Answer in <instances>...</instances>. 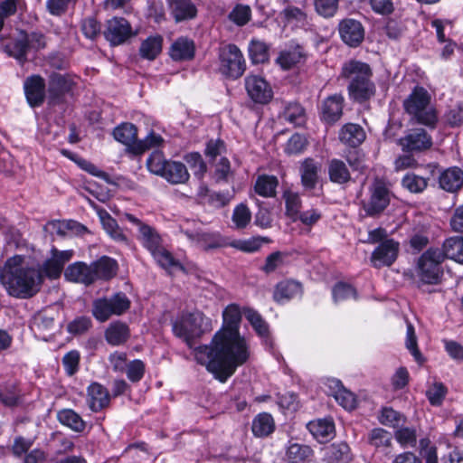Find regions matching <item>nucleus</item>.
Instances as JSON below:
<instances>
[{
	"mask_svg": "<svg viewBox=\"0 0 463 463\" xmlns=\"http://www.w3.org/2000/svg\"><path fill=\"white\" fill-rule=\"evenodd\" d=\"M43 277L41 270L28 263L25 257L8 258L0 271V282L10 296L28 298L41 288Z\"/></svg>",
	"mask_w": 463,
	"mask_h": 463,
	"instance_id": "obj_2",
	"label": "nucleus"
},
{
	"mask_svg": "<svg viewBox=\"0 0 463 463\" xmlns=\"http://www.w3.org/2000/svg\"><path fill=\"white\" fill-rule=\"evenodd\" d=\"M124 217L137 227L138 241L162 268L169 269L178 265L172 253L164 247L163 239L156 228L144 223L131 213H125Z\"/></svg>",
	"mask_w": 463,
	"mask_h": 463,
	"instance_id": "obj_4",
	"label": "nucleus"
},
{
	"mask_svg": "<svg viewBox=\"0 0 463 463\" xmlns=\"http://www.w3.org/2000/svg\"><path fill=\"white\" fill-rule=\"evenodd\" d=\"M318 165L312 158H306L300 166L301 183L306 189H313L318 179Z\"/></svg>",
	"mask_w": 463,
	"mask_h": 463,
	"instance_id": "obj_39",
	"label": "nucleus"
},
{
	"mask_svg": "<svg viewBox=\"0 0 463 463\" xmlns=\"http://www.w3.org/2000/svg\"><path fill=\"white\" fill-rule=\"evenodd\" d=\"M328 175L331 182L343 184L351 179L350 172L345 164L340 159H332L328 164Z\"/></svg>",
	"mask_w": 463,
	"mask_h": 463,
	"instance_id": "obj_45",
	"label": "nucleus"
},
{
	"mask_svg": "<svg viewBox=\"0 0 463 463\" xmlns=\"http://www.w3.org/2000/svg\"><path fill=\"white\" fill-rule=\"evenodd\" d=\"M243 313L258 335L260 337H267L269 335V325L259 312L252 308H245Z\"/></svg>",
	"mask_w": 463,
	"mask_h": 463,
	"instance_id": "obj_50",
	"label": "nucleus"
},
{
	"mask_svg": "<svg viewBox=\"0 0 463 463\" xmlns=\"http://www.w3.org/2000/svg\"><path fill=\"white\" fill-rule=\"evenodd\" d=\"M399 146L406 152H420L430 148L432 138L422 128L409 131L403 137L398 140Z\"/></svg>",
	"mask_w": 463,
	"mask_h": 463,
	"instance_id": "obj_14",
	"label": "nucleus"
},
{
	"mask_svg": "<svg viewBox=\"0 0 463 463\" xmlns=\"http://www.w3.org/2000/svg\"><path fill=\"white\" fill-rule=\"evenodd\" d=\"M342 41L350 47H357L364 38V29L362 24L352 18L342 20L338 24Z\"/></svg>",
	"mask_w": 463,
	"mask_h": 463,
	"instance_id": "obj_16",
	"label": "nucleus"
},
{
	"mask_svg": "<svg viewBox=\"0 0 463 463\" xmlns=\"http://www.w3.org/2000/svg\"><path fill=\"white\" fill-rule=\"evenodd\" d=\"M57 418L59 421L76 432H81L85 429V422L81 417L73 410L64 409L58 412Z\"/></svg>",
	"mask_w": 463,
	"mask_h": 463,
	"instance_id": "obj_47",
	"label": "nucleus"
},
{
	"mask_svg": "<svg viewBox=\"0 0 463 463\" xmlns=\"http://www.w3.org/2000/svg\"><path fill=\"white\" fill-rule=\"evenodd\" d=\"M333 298L335 302L356 298V290L349 284L339 282L333 288Z\"/></svg>",
	"mask_w": 463,
	"mask_h": 463,
	"instance_id": "obj_64",
	"label": "nucleus"
},
{
	"mask_svg": "<svg viewBox=\"0 0 463 463\" xmlns=\"http://www.w3.org/2000/svg\"><path fill=\"white\" fill-rule=\"evenodd\" d=\"M251 16V10L248 5H237L229 14V18L239 26L246 24Z\"/></svg>",
	"mask_w": 463,
	"mask_h": 463,
	"instance_id": "obj_62",
	"label": "nucleus"
},
{
	"mask_svg": "<svg viewBox=\"0 0 463 463\" xmlns=\"http://www.w3.org/2000/svg\"><path fill=\"white\" fill-rule=\"evenodd\" d=\"M31 328L38 338L48 341L55 329L53 314L49 310L36 313L32 319Z\"/></svg>",
	"mask_w": 463,
	"mask_h": 463,
	"instance_id": "obj_18",
	"label": "nucleus"
},
{
	"mask_svg": "<svg viewBox=\"0 0 463 463\" xmlns=\"http://www.w3.org/2000/svg\"><path fill=\"white\" fill-rule=\"evenodd\" d=\"M402 186L411 193H421L428 185V179L415 174H407L402 180Z\"/></svg>",
	"mask_w": 463,
	"mask_h": 463,
	"instance_id": "obj_55",
	"label": "nucleus"
},
{
	"mask_svg": "<svg viewBox=\"0 0 463 463\" xmlns=\"http://www.w3.org/2000/svg\"><path fill=\"white\" fill-rule=\"evenodd\" d=\"M104 35L112 45H118L133 36L134 33L125 18L113 17L108 21Z\"/></svg>",
	"mask_w": 463,
	"mask_h": 463,
	"instance_id": "obj_15",
	"label": "nucleus"
},
{
	"mask_svg": "<svg viewBox=\"0 0 463 463\" xmlns=\"http://www.w3.org/2000/svg\"><path fill=\"white\" fill-rule=\"evenodd\" d=\"M447 393V388L442 383L435 382L426 392L431 405L439 406L442 403Z\"/></svg>",
	"mask_w": 463,
	"mask_h": 463,
	"instance_id": "obj_59",
	"label": "nucleus"
},
{
	"mask_svg": "<svg viewBox=\"0 0 463 463\" xmlns=\"http://www.w3.org/2000/svg\"><path fill=\"white\" fill-rule=\"evenodd\" d=\"M345 99L341 94H334L327 97L322 103L321 118L328 123L334 124L338 121L343 115Z\"/></svg>",
	"mask_w": 463,
	"mask_h": 463,
	"instance_id": "obj_20",
	"label": "nucleus"
},
{
	"mask_svg": "<svg viewBox=\"0 0 463 463\" xmlns=\"http://www.w3.org/2000/svg\"><path fill=\"white\" fill-rule=\"evenodd\" d=\"M241 310L237 304L228 305L222 311V326L210 345L194 348L196 362L206 367L216 379L225 383L250 358V345L239 329Z\"/></svg>",
	"mask_w": 463,
	"mask_h": 463,
	"instance_id": "obj_1",
	"label": "nucleus"
},
{
	"mask_svg": "<svg viewBox=\"0 0 463 463\" xmlns=\"http://www.w3.org/2000/svg\"><path fill=\"white\" fill-rule=\"evenodd\" d=\"M279 118L293 126H302L306 122V113L300 104L290 102L279 113Z\"/></svg>",
	"mask_w": 463,
	"mask_h": 463,
	"instance_id": "obj_41",
	"label": "nucleus"
},
{
	"mask_svg": "<svg viewBox=\"0 0 463 463\" xmlns=\"http://www.w3.org/2000/svg\"><path fill=\"white\" fill-rule=\"evenodd\" d=\"M92 269L93 266L91 264L87 265L84 262H75L68 266L64 276L69 281L89 286L95 282Z\"/></svg>",
	"mask_w": 463,
	"mask_h": 463,
	"instance_id": "obj_23",
	"label": "nucleus"
},
{
	"mask_svg": "<svg viewBox=\"0 0 463 463\" xmlns=\"http://www.w3.org/2000/svg\"><path fill=\"white\" fill-rule=\"evenodd\" d=\"M250 57L254 63H263L269 60V46L266 43L252 39L249 45Z\"/></svg>",
	"mask_w": 463,
	"mask_h": 463,
	"instance_id": "obj_51",
	"label": "nucleus"
},
{
	"mask_svg": "<svg viewBox=\"0 0 463 463\" xmlns=\"http://www.w3.org/2000/svg\"><path fill=\"white\" fill-rule=\"evenodd\" d=\"M339 139L344 144L355 147L365 139V133L357 124L348 123L342 127L339 132Z\"/></svg>",
	"mask_w": 463,
	"mask_h": 463,
	"instance_id": "obj_34",
	"label": "nucleus"
},
{
	"mask_svg": "<svg viewBox=\"0 0 463 463\" xmlns=\"http://www.w3.org/2000/svg\"><path fill=\"white\" fill-rule=\"evenodd\" d=\"M331 394L335 400L345 410L351 411L355 408V397L353 392L346 390L340 381L333 379L329 381Z\"/></svg>",
	"mask_w": 463,
	"mask_h": 463,
	"instance_id": "obj_33",
	"label": "nucleus"
},
{
	"mask_svg": "<svg viewBox=\"0 0 463 463\" xmlns=\"http://www.w3.org/2000/svg\"><path fill=\"white\" fill-rule=\"evenodd\" d=\"M445 259L453 260L463 264V237H451L447 239L440 249Z\"/></svg>",
	"mask_w": 463,
	"mask_h": 463,
	"instance_id": "obj_43",
	"label": "nucleus"
},
{
	"mask_svg": "<svg viewBox=\"0 0 463 463\" xmlns=\"http://www.w3.org/2000/svg\"><path fill=\"white\" fill-rule=\"evenodd\" d=\"M251 220V212L245 203L238 204L234 209L232 221L236 229H244Z\"/></svg>",
	"mask_w": 463,
	"mask_h": 463,
	"instance_id": "obj_53",
	"label": "nucleus"
},
{
	"mask_svg": "<svg viewBox=\"0 0 463 463\" xmlns=\"http://www.w3.org/2000/svg\"><path fill=\"white\" fill-rule=\"evenodd\" d=\"M189 240L192 246L209 250L229 246V239L222 237L219 232L181 231Z\"/></svg>",
	"mask_w": 463,
	"mask_h": 463,
	"instance_id": "obj_11",
	"label": "nucleus"
},
{
	"mask_svg": "<svg viewBox=\"0 0 463 463\" xmlns=\"http://www.w3.org/2000/svg\"><path fill=\"white\" fill-rule=\"evenodd\" d=\"M339 0H315L317 13L325 17H333L338 9Z\"/></svg>",
	"mask_w": 463,
	"mask_h": 463,
	"instance_id": "obj_61",
	"label": "nucleus"
},
{
	"mask_svg": "<svg viewBox=\"0 0 463 463\" xmlns=\"http://www.w3.org/2000/svg\"><path fill=\"white\" fill-rule=\"evenodd\" d=\"M270 240L267 237H252L247 240L229 241V246L244 252H256L263 243H269Z\"/></svg>",
	"mask_w": 463,
	"mask_h": 463,
	"instance_id": "obj_48",
	"label": "nucleus"
},
{
	"mask_svg": "<svg viewBox=\"0 0 463 463\" xmlns=\"http://www.w3.org/2000/svg\"><path fill=\"white\" fill-rule=\"evenodd\" d=\"M439 183L443 190L454 193L463 185V172L458 167L448 168L439 175Z\"/></svg>",
	"mask_w": 463,
	"mask_h": 463,
	"instance_id": "obj_32",
	"label": "nucleus"
},
{
	"mask_svg": "<svg viewBox=\"0 0 463 463\" xmlns=\"http://www.w3.org/2000/svg\"><path fill=\"white\" fill-rule=\"evenodd\" d=\"M130 335L127 324L120 321L111 323L105 331L106 341L111 345H120L127 342Z\"/></svg>",
	"mask_w": 463,
	"mask_h": 463,
	"instance_id": "obj_35",
	"label": "nucleus"
},
{
	"mask_svg": "<svg viewBox=\"0 0 463 463\" xmlns=\"http://www.w3.org/2000/svg\"><path fill=\"white\" fill-rule=\"evenodd\" d=\"M406 347L410 351V353L412 354L414 359L417 363L422 364L424 359L418 348L417 344V336L415 334V329L411 323L407 324V330H406Z\"/></svg>",
	"mask_w": 463,
	"mask_h": 463,
	"instance_id": "obj_57",
	"label": "nucleus"
},
{
	"mask_svg": "<svg viewBox=\"0 0 463 463\" xmlns=\"http://www.w3.org/2000/svg\"><path fill=\"white\" fill-rule=\"evenodd\" d=\"M392 436L384 429H373L367 436L368 443L378 449H384L392 445Z\"/></svg>",
	"mask_w": 463,
	"mask_h": 463,
	"instance_id": "obj_49",
	"label": "nucleus"
},
{
	"mask_svg": "<svg viewBox=\"0 0 463 463\" xmlns=\"http://www.w3.org/2000/svg\"><path fill=\"white\" fill-rule=\"evenodd\" d=\"M145 371L146 365L144 362L139 359H135L128 363L125 372L130 382L137 383L143 378Z\"/></svg>",
	"mask_w": 463,
	"mask_h": 463,
	"instance_id": "obj_63",
	"label": "nucleus"
},
{
	"mask_svg": "<svg viewBox=\"0 0 463 463\" xmlns=\"http://www.w3.org/2000/svg\"><path fill=\"white\" fill-rule=\"evenodd\" d=\"M378 420L381 424L391 428H398L405 421L404 416L391 407L383 408Z\"/></svg>",
	"mask_w": 463,
	"mask_h": 463,
	"instance_id": "obj_52",
	"label": "nucleus"
},
{
	"mask_svg": "<svg viewBox=\"0 0 463 463\" xmlns=\"http://www.w3.org/2000/svg\"><path fill=\"white\" fill-rule=\"evenodd\" d=\"M340 76L350 80L347 90L354 100L363 102L375 94V85L371 80L373 71L366 62L357 60L345 61Z\"/></svg>",
	"mask_w": 463,
	"mask_h": 463,
	"instance_id": "obj_3",
	"label": "nucleus"
},
{
	"mask_svg": "<svg viewBox=\"0 0 463 463\" xmlns=\"http://www.w3.org/2000/svg\"><path fill=\"white\" fill-rule=\"evenodd\" d=\"M307 428L319 442L327 441L335 436V423L331 418L312 420L307 423Z\"/></svg>",
	"mask_w": 463,
	"mask_h": 463,
	"instance_id": "obj_27",
	"label": "nucleus"
},
{
	"mask_svg": "<svg viewBox=\"0 0 463 463\" xmlns=\"http://www.w3.org/2000/svg\"><path fill=\"white\" fill-rule=\"evenodd\" d=\"M251 430L255 437H268L275 430L273 417L267 412L259 413L252 420Z\"/></svg>",
	"mask_w": 463,
	"mask_h": 463,
	"instance_id": "obj_37",
	"label": "nucleus"
},
{
	"mask_svg": "<svg viewBox=\"0 0 463 463\" xmlns=\"http://www.w3.org/2000/svg\"><path fill=\"white\" fill-rule=\"evenodd\" d=\"M61 362L67 375L72 376L80 369V354L78 350H71L63 355Z\"/></svg>",
	"mask_w": 463,
	"mask_h": 463,
	"instance_id": "obj_56",
	"label": "nucleus"
},
{
	"mask_svg": "<svg viewBox=\"0 0 463 463\" xmlns=\"http://www.w3.org/2000/svg\"><path fill=\"white\" fill-rule=\"evenodd\" d=\"M110 396L106 387L99 383H92L87 389V402L92 411H99L109 403Z\"/></svg>",
	"mask_w": 463,
	"mask_h": 463,
	"instance_id": "obj_22",
	"label": "nucleus"
},
{
	"mask_svg": "<svg viewBox=\"0 0 463 463\" xmlns=\"http://www.w3.org/2000/svg\"><path fill=\"white\" fill-rule=\"evenodd\" d=\"M302 285L295 280H283L277 284L273 298L278 303H284L293 298L301 296Z\"/></svg>",
	"mask_w": 463,
	"mask_h": 463,
	"instance_id": "obj_28",
	"label": "nucleus"
},
{
	"mask_svg": "<svg viewBox=\"0 0 463 463\" xmlns=\"http://www.w3.org/2000/svg\"><path fill=\"white\" fill-rule=\"evenodd\" d=\"M220 70L222 74L232 78H240L245 69V60L240 49L234 44H227L220 49Z\"/></svg>",
	"mask_w": 463,
	"mask_h": 463,
	"instance_id": "obj_10",
	"label": "nucleus"
},
{
	"mask_svg": "<svg viewBox=\"0 0 463 463\" xmlns=\"http://www.w3.org/2000/svg\"><path fill=\"white\" fill-rule=\"evenodd\" d=\"M321 455L326 463H343L351 459L350 448L345 442L325 446L321 449Z\"/></svg>",
	"mask_w": 463,
	"mask_h": 463,
	"instance_id": "obj_26",
	"label": "nucleus"
},
{
	"mask_svg": "<svg viewBox=\"0 0 463 463\" xmlns=\"http://www.w3.org/2000/svg\"><path fill=\"white\" fill-rule=\"evenodd\" d=\"M130 307V301L123 293L110 298H97L92 304V315L99 322H105L112 316H120Z\"/></svg>",
	"mask_w": 463,
	"mask_h": 463,
	"instance_id": "obj_9",
	"label": "nucleus"
},
{
	"mask_svg": "<svg viewBox=\"0 0 463 463\" xmlns=\"http://www.w3.org/2000/svg\"><path fill=\"white\" fill-rule=\"evenodd\" d=\"M71 80L60 73H52L49 80V95L52 101L69 92L71 89Z\"/></svg>",
	"mask_w": 463,
	"mask_h": 463,
	"instance_id": "obj_36",
	"label": "nucleus"
},
{
	"mask_svg": "<svg viewBox=\"0 0 463 463\" xmlns=\"http://www.w3.org/2000/svg\"><path fill=\"white\" fill-rule=\"evenodd\" d=\"M194 41L186 37H179L170 48V56L175 61L191 60L194 56Z\"/></svg>",
	"mask_w": 463,
	"mask_h": 463,
	"instance_id": "obj_31",
	"label": "nucleus"
},
{
	"mask_svg": "<svg viewBox=\"0 0 463 463\" xmlns=\"http://www.w3.org/2000/svg\"><path fill=\"white\" fill-rule=\"evenodd\" d=\"M279 180L274 175H261L256 179L254 191L262 197H274L277 194Z\"/></svg>",
	"mask_w": 463,
	"mask_h": 463,
	"instance_id": "obj_42",
	"label": "nucleus"
},
{
	"mask_svg": "<svg viewBox=\"0 0 463 463\" xmlns=\"http://www.w3.org/2000/svg\"><path fill=\"white\" fill-rule=\"evenodd\" d=\"M5 51L23 65L27 61V53L29 51L26 33H21L17 38L6 44Z\"/></svg>",
	"mask_w": 463,
	"mask_h": 463,
	"instance_id": "obj_38",
	"label": "nucleus"
},
{
	"mask_svg": "<svg viewBox=\"0 0 463 463\" xmlns=\"http://www.w3.org/2000/svg\"><path fill=\"white\" fill-rule=\"evenodd\" d=\"M400 250L399 242L392 239L384 240L373 251L371 263L373 267L381 269L391 266L397 259Z\"/></svg>",
	"mask_w": 463,
	"mask_h": 463,
	"instance_id": "obj_12",
	"label": "nucleus"
},
{
	"mask_svg": "<svg viewBox=\"0 0 463 463\" xmlns=\"http://www.w3.org/2000/svg\"><path fill=\"white\" fill-rule=\"evenodd\" d=\"M161 177L172 184H185L189 180L190 175L184 164L169 161Z\"/></svg>",
	"mask_w": 463,
	"mask_h": 463,
	"instance_id": "obj_30",
	"label": "nucleus"
},
{
	"mask_svg": "<svg viewBox=\"0 0 463 463\" xmlns=\"http://www.w3.org/2000/svg\"><path fill=\"white\" fill-rule=\"evenodd\" d=\"M210 319L202 312L195 311L183 315L173 325L175 336L183 339L189 348H193L194 340L209 330Z\"/></svg>",
	"mask_w": 463,
	"mask_h": 463,
	"instance_id": "obj_7",
	"label": "nucleus"
},
{
	"mask_svg": "<svg viewBox=\"0 0 463 463\" xmlns=\"http://www.w3.org/2000/svg\"><path fill=\"white\" fill-rule=\"evenodd\" d=\"M170 14L176 23L194 19L197 8L192 0H168Z\"/></svg>",
	"mask_w": 463,
	"mask_h": 463,
	"instance_id": "obj_25",
	"label": "nucleus"
},
{
	"mask_svg": "<svg viewBox=\"0 0 463 463\" xmlns=\"http://www.w3.org/2000/svg\"><path fill=\"white\" fill-rule=\"evenodd\" d=\"M403 108L414 123L435 128L438 122V113L431 103V97L423 87H415L404 99Z\"/></svg>",
	"mask_w": 463,
	"mask_h": 463,
	"instance_id": "obj_5",
	"label": "nucleus"
},
{
	"mask_svg": "<svg viewBox=\"0 0 463 463\" xmlns=\"http://www.w3.org/2000/svg\"><path fill=\"white\" fill-rule=\"evenodd\" d=\"M245 89L252 101L267 104L273 97V91L264 78L258 75H249L245 78Z\"/></svg>",
	"mask_w": 463,
	"mask_h": 463,
	"instance_id": "obj_13",
	"label": "nucleus"
},
{
	"mask_svg": "<svg viewBox=\"0 0 463 463\" xmlns=\"http://www.w3.org/2000/svg\"><path fill=\"white\" fill-rule=\"evenodd\" d=\"M444 254L440 248H429L418 260V275L426 284H437L443 274Z\"/></svg>",
	"mask_w": 463,
	"mask_h": 463,
	"instance_id": "obj_8",
	"label": "nucleus"
},
{
	"mask_svg": "<svg viewBox=\"0 0 463 463\" xmlns=\"http://www.w3.org/2000/svg\"><path fill=\"white\" fill-rule=\"evenodd\" d=\"M312 449L305 444L289 442L286 451L287 463H306L312 456Z\"/></svg>",
	"mask_w": 463,
	"mask_h": 463,
	"instance_id": "obj_40",
	"label": "nucleus"
},
{
	"mask_svg": "<svg viewBox=\"0 0 463 463\" xmlns=\"http://www.w3.org/2000/svg\"><path fill=\"white\" fill-rule=\"evenodd\" d=\"M307 146V138L300 134H294L288 140L285 152L288 155H299L306 149Z\"/></svg>",
	"mask_w": 463,
	"mask_h": 463,
	"instance_id": "obj_60",
	"label": "nucleus"
},
{
	"mask_svg": "<svg viewBox=\"0 0 463 463\" xmlns=\"http://www.w3.org/2000/svg\"><path fill=\"white\" fill-rule=\"evenodd\" d=\"M93 266L94 280H108L117 274L118 263L115 260L103 256L98 260L91 263Z\"/></svg>",
	"mask_w": 463,
	"mask_h": 463,
	"instance_id": "obj_29",
	"label": "nucleus"
},
{
	"mask_svg": "<svg viewBox=\"0 0 463 463\" xmlns=\"http://www.w3.org/2000/svg\"><path fill=\"white\" fill-rule=\"evenodd\" d=\"M282 197L285 201L286 215L293 222H297L302 207L300 195L291 190H286Z\"/></svg>",
	"mask_w": 463,
	"mask_h": 463,
	"instance_id": "obj_46",
	"label": "nucleus"
},
{
	"mask_svg": "<svg viewBox=\"0 0 463 463\" xmlns=\"http://www.w3.org/2000/svg\"><path fill=\"white\" fill-rule=\"evenodd\" d=\"M163 38L160 35L147 37L141 43L139 54L146 60H155L162 51Z\"/></svg>",
	"mask_w": 463,
	"mask_h": 463,
	"instance_id": "obj_44",
	"label": "nucleus"
},
{
	"mask_svg": "<svg viewBox=\"0 0 463 463\" xmlns=\"http://www.w3.org/2000/svg\"><path fill=\"white\" fill-rule=\"evenodd\" d=\"M303 46L291 42L286 49L282 50L276 61L284 70H288L302 62L306 59Z\"/></svg>",
	"mask_w": 463,
	"mask_h": 463,
	"instance_id": "obj_21",
	"label": "nucleus"
},
{
	"mask_svg": "<svg viewBox=\"0 0 463 463\" xmlns=\"http://www.w3.org/2000/svg\"><path fill=\"white\" fill-rule=\"evenodd\" d=\"M26 99L31 107L41 106L45 99V80L39 75L28 77L24 83Z\"/></svg>",
	"mask_w": 463,
	"mask_h": 463,
	"instance_id": "obj_19",
	"label": "nucleus"
},
{
	"mask_svg": "<svg viewBox=\"0 0 463 463\" xmlns=\"http://www.w3.org/2000/svg\"><path fill=\"white\" fill-rule=\"evenodd\" d=\"M168 163L162 152L154 151L146 160V166L150 173L161 176Z\"/></svg>",
	"mask_w": 463,
	"mask_h": 463,
	"instance_id": "obj_54",
	"label": "nucleus"
},
{
	"mask_svg": "<svg viewBox=\"0 0 463 463\" xmlns=\"http://www.w3.org/2000/svg\"><path fill=\"white\" fill-rule=\"evenodd\" d=\"M390 197L388 189L381 183H376L371 192L368 203L364 204V210L368 216H376L389 204Z\"/></svg>",
	"mask_w": 463,
	"mask_h": 463,
	"instance_id": "obj_17",
	"label": "nucleus"
},
{
	"mask_svg": "<svg viewBox=\"0 0 463 463\" xmlns=\"http://www.w3.org/2000/svg\"><path fill=\"white\" fill-rule=\"evenodd\" d=\"M286 6L279 13V17L286 25H294L297 27H305L308 24L307 14L305 6L298 7L289 4L288 0H283Z\"/></svg>",
	"mask_w": 463,
	"mask_h": 463,
	"instance_id": "obj_24",
	"label": "nucleus"
},
{
	"mask_svg": "<svg viewBox=\"0 0 463 463\" xmlns=\"http://www.w3.org/2000/svg\"><path fill=\"white\" fill-rule=\"evenodd\" d=\"M91 326V319L89 317L81 316L71 321L67 326V330L71 335H80L88 332Z\"/></svg>",
	"mask_w": 463,
	"mask_h": 463,
	"instance_id": "obj_58",
	"label": "nucleus"
},
{
	"mask_svg": "<svg viewBox=\"0 0 463 463\" xmlns=\"http://www.w3.org/2000/svg\"><path fill=\"white\" fill-rule=\"evenodd\" d=\"M114 138L127 146V151L141 155L146 150L161 145V136L151 133L145 139L137 140V129L132 123H122L113 130Z\"/></svg>",
	"mask_w": 463,
	"mask_h": 463,
	"instance_id": "obj_6",
	"label": "nucleus"
}]
</instances>
